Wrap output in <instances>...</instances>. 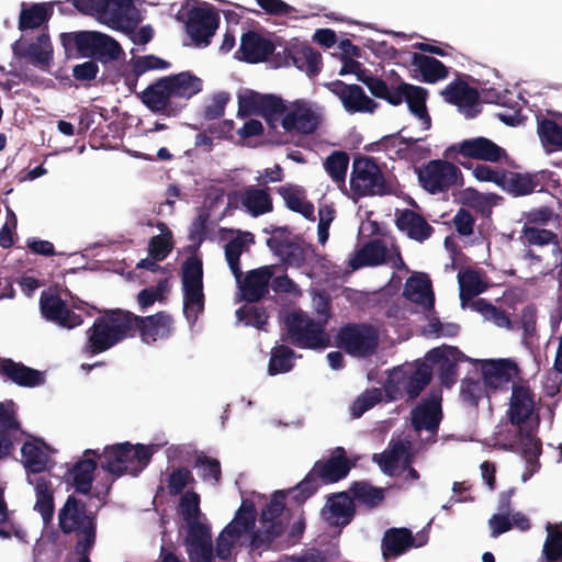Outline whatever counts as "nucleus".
<instances>
[{"label":"nucleus","mask_w":562,"mask_h":562,"mask_svg":"<svg viewBox=\"0 0 562 562\" xmlns=\"http://www.w3.org/2000/svg\"><path fill=\"white\" fill-rule=\"evenodd\" d=\"M26 432L21 429L16 418L13 401L0 402V459L11 454L14 442L19 441ZM25 441L21 448L22 463L27 473H42L53 468L48 452L49 446L40 438Z\"/></svg>","instance_id":"obj_1"},{"label":"nucleus","mask_w":562,"mask_h":562,"mask_svg":"<svg viewBox=\"0 0 562 562\" xmlns=\"http://www.w3.org/2000/svg\"><path fill=\"white\" fill-rule=\"evenodd\" d=\"M347 458L346 450L337 447L327 460H318L312 470L294 487L289 488L291 501L295 505H303L321 487V484L336 483L345 479L352 468Z\"/></svg>","instance_id":"obj_2"},{"label":"nucleus","mask_w":562,"mask_h":562,"mask_svg":"<svg viewBox=\"0 0 562 562\" xmlns=\"http://www.w3.org/2000/svg\"><path fill=\"white\" fill-rule=\"evenodd\" d=\"M153 453V446L133 445L128 441L106 446L102 454L97 450L85 451V456L93 454L102 458L101 469L114 477L125 474L138 476L149 464Z\"/></svg>","instance_id":"obj_3"},{"label":"nucleus","mask_w":562,"mask_h":562,"mask_svg":"<svg viewBox=\"0 0 562 562\" xmlns=\"http://www.w3.org/2000/svg\"><path fill=\"white\" fill-rule=\"evenodd\" d=\"M126 311L121 308L105 311L98 316L87 330L83 352L90 356L108 351L126 338H131Z\"/></svg>","instance_id":"obj_4"},{"label":"nucleus","mask_w":562,"mask_h":562,"mask_svg":"<svg viewBox=\"0 0 562 562\" xmlns=\"http://www.w3.org/2000/svg\"><path fill=\"white\" fill-rule=\"evenodd\" d=\"M57 518L60 531L75 537V546L95 544L98 513L89 509L86 502L69 495L59 508Z\"/></svg>","instance_id":"obj_5"},{"label":"nucleus","mask_w":562,"mask_h":562,"mask_svg":"<svg viewBox=\"0 0 562 562\" xmlns=\"http://www.w3.org/2000/svg\"><path fill=\"white\" fill-rule=\"evenodd\" d=\"M281 340L301 349L324 350L330 346V336L325 323L308 317L299 311L286 315Z\"/></svg>","instance_id":"obj_6"},{"label":"nucleus","mask_w":562,"mask_h":562,"mask_svg":"<svg viewBox=\"0 0 562 562\" xmlns=\"http://www.w3.org/2000/svg\"><path fill=\"white\" fill-rule=\"evenodd\" d=\"M350 189L357 196H384L393 191L381 167L370 156H359L353 159Z\"/></svg>","instance_id":"obj_7"},{"label":"nucleus","mask_w":562,"mask_h":562,"mask_svg":"<svg viewBox=\"0 0 562 562\" xmlns=\"http://www.w3.org/2000/svg\"><path fill=\"white\" fill-rule=\"evenodd\" d=\"M336 345L353 357H369L379 345L376 329L367 323H347L336 335Z\"/></svg>","instance_id":"obj_8"},{"label":"nucleus","mask_w":562,"mask_h":562,"mask_svg":"<svg viewBox=\"0 0 562 562\" xmlns=\"http://www.w3.org/2000/svg\"><path fill=\"white\" fill-rule=\"evenodd\" d=\"M427 98V89L406 83L398 79L396 83L389 85L386 95L383 100L394 106H397L405 101L409 111L423 121L424 128L429 130L431 126V119L426 106Z\"/></svg>","instance_id":"obj_9"},{"label":"nucleus","mask_w":562,"mask_h":562,"mask_svg":"<svg viewBox=\"0 0 562 562\" xmlns=\"http://www.w3.org/2000/svg\"><path fill=\"white\" fill-rule=\"evenodd\" d=\"M461 170L446 159L428 161L418 170V181L430 194L445 193L457 184Z\"/></svg>","instance_id":"obj_10"},{"label":"nucleus","mask_w":562,"mask_h":562,"mask_svg":"<svg viewBox=\"0 0 562 562\" xmlns=\"http://www.w3.org/2000/svg\"><path fill=\"white\" fill-rule=\"evenodd\" d=\"M458 155L468 159L497 162L505 155V150L486 137H474L450 145L443 153L446 159L456 160L463 167H468Z\"/></svg>","instance_id":"obj_11"},{"label":"nucleus","mask_w":562,"mask_h":562,"mask_svg":"<svg viewBox=\"0 0 562 562\" xmlns=\"http://www.w3.org/2000/svg\"><path fill=\"white\" fill-rule=\"evenodd\" d=\"M74 5L80 12L95 15L99 21L119 30L127 21L133 0H74Z\"/></svg>","instance_id":"obj_12"},{"label":"nucleus","mask_w":562,"mask_h":562,"mask_svg":"<svg viewBox=\"0 0 562 562\" xmlns=\"http://www.w3.org/2000/svg\"><path fill=\"white\" fill-rule=\"evenodd\" d=\"M128 316V327H131V337L136 334L145 344L155 342L157 339L169 337L171 333L172 318L166 312H158L149 316H138L126 311Z\"/></svg>","instance_id":"obj_13"},{"label":"nucleus","mask_w":562,"mask_h":562,"mask_svg":"<svg viewBox=\"0 0 562 562\" xmlns=\"http://www.w3.org/2000/svg\"><path fill=\"white\" fill-rule=\"evenodd\" d=\"M321 125V115L312 109L310 102L297 99L290 103L281 126L285 132L301 135H311Z\"/></svg>","instance_id":"obj_14"},{"label":"nucleus","mask_w":562,"mask_h":562,"mask_svg":"<svg viewBox=\"0 0 562 562\" xmlns=\"http://www.w3.org/2000/svg\"><path fill=\"white\" fill-rule=\"evenodd\" d=\"M220 24V15L211 8L195 7L188 11L186 31L195 46H207Z\"/></svg>","instance_id":"obj_15"},{"label":"nucleus","mask_w":562,"mask_h":562,"mask_svg":"<svg viewBox=\"0 0 562 562\" xmlns=\"http://www.w3.org/2000/svg\"><path fill=\"white\" fill-rule=\"evenodd\" d=\"M137 95L142 103L156 114L176 116L184 108L183 103L173 101L165 77L150 83Z\"/></svg>","instance_id":"obj_16"},{"label":"nucleus","mask_w":562,"mask_h":562,"mask_svg":"<svg viewBox=\"0 0 562 562\" xmlns=\"http://www.w3.org/2000/svg\"><path fill=\"white\" fill-rule=\"evenodd\" d=\"M324 87L341 101L349 113H373L378 108V103L359 85H348L337 79L324 83Z\"/></svg>","instance_id":"obj_17"},{"label":"nucleus","mask_w":562,"mask_h":562,"mask_svg":"<svg viewBox=\"0 0 562 562\" xmlns=\"http://www.w3.org/2000/svg\"><path fill=\"white\" fill-rule=\"evenodd\" d=\"M41 313L47 321L67 329L82 324L81 315L71 311L57 294L43 292L40 299Z\"/></svg>","instance_id":"obj_18"},{"label":"nucleus","mask_w":562,"mask_h":562,"mask_svg":"<svg viewBox=\"0 0 562 562\" xmlns=\"http://www.w3.org/2000/svg\"><path fill=\"white\" fill-rule=\"evenodd\" d=\"M14 55L26 59L35 67L45 69L53 61V45L48 33H41L31 42H16L13 45Z\"/></svg>","instance_id":"obj_19"},{"label":"nucleus","mask_w":562,"mask_h":562,"mask_svg":"<svg viewBox=\"0 0 562 562\" xmlns=\"http://www.w3.org/2000/svg\"><path fill=\"white\" fill-rule=\"evenodd\" d=\"M274 44L255 31H247L241 35L239 49L235 57L248 64H258L274 52Z\"/></svg>","instance_id":"obj_20"},{"label":"nucleus","mask_w":562,"mask_h":562,"mask_svg":"<svg viewBox=\"0 0 562 562\" xmlns=\"http://www.w3.org/2000/svg\"><path fill=\"white\" fill-rule=\"evenodd\" d=\"M190 562H212L211 530L205 524H193L184 539Z\"/></svg>","instance_id":"obj_21"},{"label":"nucleus","mask_w":562,"mask_h":562,"mask_svg":"<svg viewBox=\"0 0 562 562\" xmlns=\"http://www.w3.org/2000/svg\"><path fill=\"white\" fill-rule=\"evenodd\" d=\"M0 376L22 387H35L45 382L43 372L11 358L0 357Z\"/></svg>","instance_id":"obj_22"},{"label":"nucleus","mask_w":562,"mask_h":562,"mask_svg":"<svg viewBox=\"0 0 562 562\" xmlns=\"http://www.w3.org/2000/svg\"><path fill=\"white\" fill-rule=\"evenodd\" d=\"M356 515V505L348 492H340L328 498L323 517L330 526L346 527Z\"/></svg>","instance_id":"obj_23"},{"label":"nucleus","mask_w":562,"mask_h":562,"mask_svg":"<svg viewBox=\"0 0 562 562\" xmlns=\"http://www.w3.org/2000/svg\"><path fill=\"white\" fill-rule=\"evenodd\" d=\"M272 276V266H263L248 271L244 281L238 282L243 299L249 303H256L263 299L269 292Z\"/></svg>","instance_id":"obj_24"},{"label":"nucleus","mask_w":562,"mask_h":562,"mask_svg":"<svg viewBox=\"0 0 562 562\" xmlns=\"http://www.w3.org/2000/svg\"><path fill=\"white\" fill-rule=\"evenodd\" d=\"M283 65H294L310 77H315L322 69V55L307 44L284 48Z\"/></svg>","instance_id":"obj_25"},{"label":"nucleus","mask_w":562,"mask_h":562,"mask_svg":"<svg viewBox=\"0 0 562 562\" xmlns=\"http://www.w3.org/2000/svg\"><path fill=\"white\" fill-rule=\"evenodd\" d=\"M442 418L441 403L438 397L423 398L422 402L412 409V425L415 430L423 429L430 432H437Z\"/></svg>","instance_id":"obj_26"},{"label":"nucleus","mask_w":562,"mask_h":562,"mask_svg":"<svg viewBox=\"0 0 562 562\" xmlns=\"http://www.w3.org/2000/svg\"><path fill=\"white\" fill-rule=\"evenodd\" d=\"M429 355L439 362V381L442 386L451 387L457 382L459 361L468 360V357L457 347H447L445 350L434 348Z\"/></svg>","instance_id":"obj_27"},{"label":"nucleus","mask_w":562,"mask_h":562,"mask_svg":"<svg viewBox=\"0 0 562 562\" xmlns=\"http://www.w3.org/2000/svg\"><path fill=\"white\" fill-rule=\"evenodd\" d=\"M173 101L183 103L200 93L203 88V80L191 71L165 76Z\"/></svg>","instance_id":"obj_28"},{"label":"nucleus","mask_w":562,"mask_h":562,"mask_svg":"<svg viewBox=\"0 0 562 562\" xmlns=\"http://www.w3.org/2000/svg\"><path fill=\"white\" fill-rule=\"evenodd\" d=\"M533 407L535 401L531 390L522 385L514 386L508 409L510 424L520 427L530 418Z\"/></svg>","instance_id":"obj_29"},{"label":"nucleus","mask_w":562,"mask_h":562,"mask_svg":"<svg viewBox=\"0 0 562 562\" xmlns=\"http://www.w3.org/2000/svg\"><path fill=\"white\" fill-rule=\"evenodd\" d=\"M396 227L401 232H405L411 239L423 243L428 239L432 233L434 227L427 221L413 210L405 209L395 220Z\"/></svg>","instance_id":"obj_30"},{"label":"nucleus","mask_w":562,"mask_h":562,"mask_svg":"<svg viewBox=\"0 0 562 562\" xmlns=\"http://www.w3.org/2000/svg\"><path fill=\"white\" fill-rule=\"evenodd\" d=\"M97 31L66 32L59 35L61 46L66 56L89 57L91 56Z\"/></svg>","instance_id":"obj_31"},{"label":"nucleus","mask_w":562,"mask_h":562,"mask_svg":"<svg viewBox=\"0 0 562 562\" xmlns=\"http://www.w3.org/2000/svg\"><path fill=\"white\" fill-rule=\"evenodd\" d=\"M414 546V536L407 528H390L384 532L381 549L385 559L397 558Z\"/></svg>","instance_id":"obj_32"},{"label":"nucleus","mask_w":562,"mask_h":562,"mask_svg":"<svg viewBox=\"0 0 562 562\" xmlns=\"http://www.w3.org/2000/svg\"><path fill=\"white\" fill-rule=\"evenodd\" d=\"M404 296L426 308H432L435 305V294L431 288V281L425 273L409 277L404 285Z\"/></svg>","instance_id":"obj_33"},{"label":"nucleus","mask_w":562,"mask_h":562,"mask_svg":"<svg viewBox=\"0 0 562 562\" xmlns=\"http://www.w3.org/2000/svg\"><path fill=\"white\" fill-rule=\"evenodd\" d=\"M515 368V363L507 359L485 360L481 367L483 381L487 386L497 389L512 380L510 370Z\"/></svg>","instance_id":"obj_34"},{"label":"nucleus","mask_w":562,"mask_h":562,"mask_svg":"<svg viewBox=\"0 0 562 562\" xmlns=\"http://www.w3.org/2000/svg\"><path fill=\"white\" fill-rule=\"evenodd\" d=\"M34 490L36 496L34 510L41 515L44 526H48L52 524L55 513L52 483L47 479L40 476L34 482Z\"/></svg>","instance_id":"obj_35"},{"label":"nucleus","mask_w":562,"mask_h":562,"mask_svg":"<svg viewBox=\"0 0 562 562\" xmlns=\"http://www.w3.org/2000/svg\"><path fill=\"white\" fill-rule=\"evenodd\" d=\"M278 194L284 200L288 209L300 213L308 221H315L314 205L304 196L303 190L297 186H282L277 190Z\"/></svg>","instance_id":"obj_36"},{"label":"nucleus","mask_w":562,"mask_h":562,"mask_svg":"<svg viewBox=\"0 0 562 562\" xmlns=\"http://www.w3.org/2000/svg\"><path fill=\"white\" fill-rule=\"evenodd\" d=\"M412 66L422 74L423 80L427 83H435L448 77V68L435 57L425 54L414 53Z\"/></svg>","instance_id":"obj_37"},{"label":"nucleus","mask_w":562,"mask_h":562,"mask_svg":"<svg viewBox=\"0 0 562 562\" xmlns=\"http://www.w3.org/2000/svg\"><path fill=\"white\" fill-rule=\"evenodd\" d=\"M537 133L547 153L562 150V125L543 115L537 117Z\"/></svg>","instance_id":"obj_38"},{"label":"nucleus","mask_w":562,"mask_h":562,"mask_svg":"<svg viewBox=\"0 0 562 562\" xmlns=\"http://www.w3.org/2000/svg\"><path fill=\"white\" fill-rule=\"evenodd\" d=\"M256 515L255 504L249 499H244L234 519L226 526V533L233 536V538H240L244 533L254 529Z\"/></svg>","instance_id":"obj_39"},{"label":"nucleus","mask_w":562,"mask_h":562,"mask_svg":"<svg viewBox=\"0 0 562 562\" xmlns=\"http://www.w3.org/2000/svg\"><path fill=\"white\" fill-rule=\"evenodd\" d=\"M241 203L252 216H259L272 211V199L269 188L260 189L257 187H248L241 193Z\"/></svg>","instance_id":"obj_40"},{"label":"nucleus","mask_w":562,"mask_h":562,"mask_svg":"<svg viewBox=\"0 0 562 562\" xmlns=\"http://www.w3.org/2000/svg\"><path fill=\"white\" fill-rule=\"evenodd\" d=\"M445 100L458 106H474L479 101V92L465 81L457 80L449 83L442 91Z\"/></svg>","instance_id":"obj_41"},{"label":"nucleus","mask_w":562,"mask_h":562,"mask_svg":"<svg viewBox=\"0 0 562 562\" xmlns=\"http://www.w3.org/2000/svg\"><path fill=\"white\" fill-rule=\"evenodd\" d=\"M97 467L98 463L94 459H81L74 464L69 473L77 493L82 495L91 493Z\"/></svg>","instance_id":"obj_42"},{"label":"nucleus","mask_w":562,"mask_h":562,"mask_svg":"<svg viewBox=\"0 0 562 562\" xmlns=\"http://www.w3.org/2000/svg\"><path fill=\"white\" fill-rule=\"evenodd\" d=\"M296 358H302V355H296L290 346L284 344L274 346L270 352L268 374L273 376L290 372L295 366Z\"/></svg>","instance_id":"obj_43"},{"label":"nucleus","mask_w":562,"mask_h":562,"mask_svg":"<svg viewBox=\"0 0 562 562\" xmlns=\"http://www.w3.org/2000/svg\"><path fill=\"white\" fill-rule=\"evenodd\" d=\"M387 248L382 239H373L363 245L351 262L352 268L362 266H379L385 262Z\"/></svg>","instance_id":"obj_44"},{"label":"nucleus","mask_w":562,"mask_h":562,"mask_svg":"<svg viewBox=\"0 0 562 562\" xmlns=\"http://www.w3.org/2000/svg\"><path fill=\"white\" fill-rule=\"evenodd\" d=\"M122 54V47L113 37L97 32L90 58L108 63L119 59Z\"/></svg>","instance_id":"obj_45"},{"label":"nucleus","mask_w":562,"mask_h":562,"mask_svg":"<svg viewBox=\"0 0 562 562\" xmlns=\"http://www.w3.org/2000/svg\"><path fill=\"white\" fill-rule=\"evenodd\" d=\"M501 188L513 196H525L533 192L529 172L520 173L504 170Z\"/></svg>","instance_id":"obj_46"},{"label":"nucleus","mask_w":562,"mask_h":562,"mask_svg":"<svg viewBox=\"0 0 562 562\" xmlns=\"http://www.w3.org/2000/svg\"><path fill=\"white\" fill-rule=\"evenodd\" d=\"M458 281L460 300L463 305L486 290V284L482 281L479 272L472 269H467L463 272L460 271Z\"/></svg>","instance_id":"obj_47"},{"label":"nucleus","mask_w":562,"mask_h":562,"mask_svg":"<svg viewBox=\"0 0 562 562\" xmlns=\"http://www.w3.org/2000/svg\"><path fill=\"white\" fill-rule=\"evenodd\" d=\"M432 378L431 368L425 362H417L404 386V392L409 400L416 398L422 391L430 383Z\"/></svg>","instance_id":"obj_48"},{"label":"nucleus","mask_w":562,"mask_h":562,"mask_svg":"<svg viewBox=\"0 0 562 562\" xmlns=\"http://www.w3.org/2000/svg\"><path fill=\"white\" fill-rule=\"evenodd\" d=\"M351 498L358 501L361 504L374 508L382 503L384 499V491L380 487H374L368 482H353L349 487Z\"/></svg>","instance_id":"obj_49"},{"label":"nucleus","mask_w":562,"mask_h":562,"mask_svg":"<svg viewBox=\"0 0 562 562\" xmlns=\"http://www.w3.org/2000/svg\"><path fill=\"white\" fill-rule=\"evenodd\" d=\"M200 501V495L194 491H187L180 497L178 510L187 522L188 530H191L193 524H202L199 520L201 515Z\"/></svg>","instance_id":"obj_50"},{"label":"nucleus","mask_w":562,"mask_h":562,"mask_svg":"<svg viewBox=\"0 0 562 562\" xmlns=\"http://www.w3.org/2000/svg\"><path fill=\"white\" fill-rule=\"evenodd\" d=\"M262 529L255 531L250 539L251 550H267L284 530L282 522L262 524Z\"/></svg>","instance_id":"obj_51"},{"label":"nucleus","mask_w":562,"mask_h":562,"mask_svg":"<svg viewBox=\"0 0 562 562\" xmlns=\"http://www.w3.org/2000/svg\"><path fill=\"white\" fill-rule=\"evenodd\" d=\"M413 369L414 367L412 364H403L390 371L385 383V392L390 398L397 400L402 396V392L404 391V386H406V382Z\"/></svg>","instance_id":"obj_52"},{"label":"nucleus","mask_w":562,"mask_h":562,"mask_svg":"<svg viewBox=\"0 0 562 562\" xmlns=\"http://www.w3.org/2000/svg\"><path fill=\"white\" fill-rule=\"evenodd\" d=\"M348 166L349 156L341 150L333 151L324 162L326 172L339 186L345 184Z\"/></svg>","instance_id":"obj_53"},{"label":"nucleus","mask_w":562,"mask_h":562,"mask_svg":"<svg viewBox=\"0 0 562 562\" xmlns=\"http://www.w3.org/2000/svg\"><path fill=\"white\" fill-rule=\"evenodd\" d=\"M203 288V263L196 256L188 257L182 263V289Z\"/></svg>","instance_id":"obj_54"},{"label":"nucleus","mask_w":562,"mask_h":562,"mask_svg":"<svg viewBox=\"0 0 562 562\" xmlns=\"http://www.w3.org/2000/svg\"><path fill=\"white\" fill-rule=\"evenodd\" d=\"M50 13L43 3L32 4L27 9H22L19 18V29L21 31L40 27L48 21Z\"/></svg>","instance_id":"obj_55"},{"label":"nucleus","mask_w":562,"mask_h":562,"mask_svg":"<svg viewBox=\"0 0 562 562\" xmlns=\"http://www.w3.org/2000/svg\"><path fill=\"white\" fill-rule=\"evenodd\" d=\"M288 108L289 105L285 104L281 97L276 94H265L260 116H262L268 124L273 125L279 120H282Z\"/></svg>","instance_id":"obj_56"},{"label":"nucleus","mask_w":562,"mask_h":562,"mask_svg":"<svg viewBox=\"0 0 562 562\" xmlns=\"http://www.w3.org/2000/svg\"><path fill=\"white\" fill-rule=\"evenodd\" d=\"M286 495H290L289 490L276 491L268 504L262 508L260 520L262 524L282 522L280 516L282 515L285 507Z\"/></svg>","instance_id":"obj_57"},{"label":"nucleus","mask_w":562,"mask_h":562,"mask_svg":"<svg viewBox=\"0 0 562 562\" xmlns=\"http://www.w3.org/2000/svg\"><path fill=\"white\" fill-rule=\"evenodd\" d=\"M548 536L542 553L547 562H562V530L552 525L547 527Z\"/></svg>","instance_id":"obj_58"},{"label":"nucleus","mask_w":562,"mask_h":562,"mask_svg":"<svg viewBox=\"0 0 562 562\" xmlns=\"http://www.w3.org/2000/svg\"><path fill=\"white\" fill-rule=\"evenodd\" d=\"M183 313L188 319L195 321L199 313L204 310L203 288L182 289Z\"/></svg>","instance_id":"obj_59"},{"label":"nucleus","mask_w":562,"mask_h":562,"mask_svg":"<svg viewBox=\"0 0 562 562\" xmlns=\"http://www.w3.org/2000/svg\"><path fill=\"white\" fill-rule=\"evenodd\" d=\"M521 436V451L522 457L529 465L539 462V456L542 450V443L540 439L536 438L532 434V429L524 431L522 427L519 428Z\"/></svg>","instance_id":"obj_60"},{"label":"nucleus","mask_w":562,"mask_h":562,"mask_svg":"<svg viewBox=\"0 0 562 562\" xmlns=\"http://www.w3.org/2000/svg\"><path fill=\"white\" fill-rule=\"evenodd\" d=\"M486 386L484 381L464 379L461 383L460 396L465 404L477 407L485 395Z\"/></svg>","instance_id":"obj_61"},{"label":"nucleus","mask_w":562,"mask_h":562,"mask_svg":"<svg viewBox=\"0 0 562 562\" xmlns=\"http://www.w3.org/2000/svg\"><path fill=\"white\" fill-rule=\"evenodd\" d=\"M195 483L192 472L186 468L180 467L173 470L167 480V487L170 495H179L189 485Z\"/></svg>","instance_id":"obj_62"},{"label":"nucleus","mask_w":562,"mask_h":562,"mask_svg":"<svg viewBox=\"0 0 562 562\" xmlns=\"http://www.w3.org/2000/svg\"><path fill=\"white\" fill-rule=\"evenodd\" d=\"M355 76L358 81L367 86L373 97L383 100L386 95L389 83L382 78L373 76L369 69L362 66L360 71H357Z\"/></svg>","instance_id":"obj_63"},{"label":"nucleus","mask_w":562,"mask_h":562,"mask_svg":"<svg viewBox=\"0 0 562 562\" xmlns=\"http://www.w3.org/2000/svg\"><path fill=\"white\" fill-rule=\"evenodd\" d=\"M243 248L244 243L239 238H234L225 245V258L237 282H240L243 277L239 261Z\"/></svg>","instance_id":"obj_64"}]
</instances>
